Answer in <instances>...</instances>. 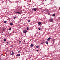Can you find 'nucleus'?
Masks as SVG:
<instances>
[{
  "mask_svg": "<svg viewBox=\"0 0 60 60\" xmlns=\"http://www.w3.org/2000/svg\"><path fill=\"white\" fill-rule=\"evenodd\" d=\"M36 48H39V46H36Z\"/></svg>",
  "mask_w": 60,
  "mask_h": 60,
  "instance_id": "obj_17",
  "label": "nucleus"
},
{
  "mask_svg": "<svg viewBox=\"0 0 60 60\" xmlns=\"http://www.w3.org/2000/svg\"><path fill=\"white\" fill-rule=\"evenodd\" d=\"M38 29L39 30H41V28H38Z\"/></svg>",
  "mask_w": 60,
  "mask_h": 60,
  "instance_id": "obj_21",
  "label": "nucleus"
},
{
  "mask_svg": "<svg viewBox=\"0 0 60 60\" xmlns=\"http://www.w3.org/2000/svg\"><path fill=\"white\" fill-rule=\"evenodd\" d=\"M8 42H7V44H8Z\"/></svg>",
  "mask_w": 60,
  "mask_h": 60,
  "instance_id": "obj_28",
  "label": "nucleus"
},
{
  "mask_svg": "<svg viewBox=\"0 0 60 60\" xmlns=\"http://www.w3.org/2000/svg\"><path fill=\"white\" fill-rule=\"evenodd\" d=\"M16 13L17 14V13H18V14H20V13L19 12H17Z\"/></svg>",
  "mask_w": 60,
  "mask_h": 60,
  "instance_id": "obj_11",
  "label": "nucleus"
},
{
  "mask_svg": "<svg viewBox=\"0 0 60 60\" xmlns=\"http://www.w3.org/2000/svg\"><path fill=\"white\" fill-rule=\"evenodd\" d=\"M4 41H6V40L5 39H4Z\"/></svg>",
  "mask_w": 60,
  "mask_h": 60,
  "instance_id": "obj_10",
  "label": "nucleus"
},
{
  "mask_svg": "<svg viewBox=\"0 0 60 60\" xmlns=\"http://www.w3.org/2000/svg\"><path fill=\"white\" fill-rule=\"evenodd\" d=\"M49 20H50V22H52V19H50Z\"/></svg>",
  "mask_w": 60,
  "mask_h": 60,
  "instance_id": "obj_7",
  "label": "nucleus"
},
{
  "mask_svg": "<svg viewBox=\"0 0 60 60\" xmlns=\"http://www.w3.org/2000/svg\"><path fill=\"white\" fill-rule=\"evenodd\" d=\"M26 32H27V30H24L23 31V32L24 33H26Z\"/></svg>",
  "mask_w": 60,
  "mask_h": 60,
  "instance_id": "obj_2",
  "label": "nucleus"
},
{
  "mask_svg": "<svg viewBox=\"0 0 60 60\" xmlns=\"http://www.w3.org/2000/svg\"><path fill=\"white\" fill-rule=\"evenodd\" d=\"M10 25H11V26H13V23L11 22L10 23Z\"/></svg>",
  "mask_w": 60,
  "mask_h": 60,
  "instance_id": "obj_4",
  "label": "nucleus"
},
{
  "mask_svg": "<svg viewBox=\"0 0 60 60\" xmlns=\"http://www.w3.org/2000/svg\"><path fill=\"white\" fill-rule=\"evenodd\" d=\"M19 43H20V42H21V41H19Z\"/></svg>",
  "mask_w": 60,
  "mask_h": 60,
  "instance_id": "obj_24",
  "label": "nucleus"
},
{
  "mask_svg": "<svg viewBox=\"0 0 60 60\" xmlns=\"http://www.w3.org/2000/svg\"><path fill=\"white\" fill-rule=\"evenodd\" d=\"M54 40H55V39H54V40H53V43H54V42H55V41H54Z\"/></svg>",
  "mask_w": 60,
  "mask_h": 60,
  "instance_id": "obj_23",
  "label": "nucleus"
},
{
  "mask_svg": "<svg viewBox=\"0 0 60 60\" xmlns=\"http://www.w3.org/2000/svg\"><path fill=\"white\" fill-rule=\"evenodd\" d=\"M32 10H34V11H36L37 10V8H33L32 9Z\"/></svg>",
  "mask_w": 60,
  "mask_h": 60,
  "instance_id": "obj_1",
  "label": "nucleus"
},
{
  "mask_svg": "<svg viewBox=\"0 0 60 60\" xmlns=\"http://www.w3.org/2000/svg\"><path fill=\"white\" fill-rule=\"evenodd\" d=\"M39 51V50H37V51Z\"/></svg>",
  "mask_w": 60,
  "mask_h": 60,
  "instance_id": "obj_26",
  "label": "nucleus"
},
{
  "mask_svg": "<svg viewBox=\"0 0 60 60\" xmlns=\"http://www.w3.org/2000/svg\"><path fill=\"white\" fill-rule=\"evenodd\" d=\"M52 16H53V15H52Z\"/></svg>",
  "mask_w": 60,
  "mask_h": 60,
  "instance_id": "obj_30",
  "label": "nucleus"
},
{
  "mask_svg": "<svg viewBox=\"0 0 60 60\" xmlns=\"http://www.w3.org/2000/svg\"><path fill=\"white\" fill-rule=\"evenodd\" d=\"M47 1L46 0H45V1Z\"/></svg>",
  "mask_w": 60,
  "mask_h": 60,
  "instance_id": "obj_29",
  "label": "nucleus"
},
{
  "mask_svg": "<svg viewBox=\"0 0 60 60\" xmlns=\"http://www.w3.org/2000/svg\"><path fill=\"white\" fill-rule=\"evenodd\" d=\"M31 21V20H28V22H30V21Z\"/></svg>",
  "mask_w": 60,
  "mask_h": 60,
  "instance_id": "obj_14",
  "label": "nucleus"
},
{
  "mask_svg": "<svg viewBox=\"0 0 60 60\" xmlns=\"http://www.w3.org/2000/svg\"><path fill=\"white\" fill-rule=\"evenodd\" d=\"M44 42H43L41 43V44L42 45V44H44Z\"/></svg>",
  "mask_w": 60,
  "mask_h": 60,
  "instance_id": "obj_20",
  "label": "nucleus"
},
{
  "mask_svg": "<svg viewBox=\"0 0 60 60\" xmlns=\"http://www.w3.org/2000/svg\"><path fill=\"white\" fill-rule=\"evenodd\" d=\"M12 53L11 54V55H12V56H13V55H14V52H13V51H12Z\"/></svg>",
  "mask_w": 60,
  "mask_h": 60,
  "instance_id": "obj_6",
  "label": "nucleus"
},
{
  "mask_svg": "<svg viewBox=\"0 0 60 60\" xmlns=\"http://www.w3.org/2000/svg\"><path fill=\"white\" fill-rule=\"evenodd\" d=\"M20 54H17L16 55L17 56H20Z\"/></svg>",
  "mask_w": 60,
  "mask_h": 60,
  "instance_id": "obj_8",
  "label": "nucleus"
},
{
  "mask_svg": "<svg viewBox=\"0 0 60 60\" xmlns=\"http://www.w3.org/2000/svg\"><path fill=\"white\" fill-rule=\"evenodd\" d=\"M30 46L31 47H33V46H34V45H33V44H31Z\"/></svg>",
  "mask_w": 60,
  "mask_h": 60,
  "instance_id": "obj_12",
  "label": "nucleus"
},
{
  "mask_svg": "<svg viewBox=\"0 0 60 60\" xmlns=\"http://www.w3.org/2000/svg\"><path fill=\"white\" fill-rule=\"evenodd\" d=\"M27 30H28L29 29V28L28 27H27Z\"/></svg>",
  "mask_w": 60,
  "mask_h": 60,
  "instance_id": "obj_15",
  "label": "nucleus"
},
{
  "mask_svg": "<svg viewBox=\"0 0 60 60\" xmlns=\"http://www.w3.org/2000/svg\"><path fill=\"white\" fill-rule=\"evenodd\" d=\"M45 43L46 44H48V41H46L45 42Z\"/></svg>",
  "mask_w": 60,
  "mask_h": 60,
  "instance_id": "obj_9",
  "label": "nucleus"
},
{
  "mask_svg": "<svg viewBox=\"0 0 60 60\" xmlns=\"http://www.w3.org/2000/svg\"><path fill=\"white\" fill-rule=\"evenodd\" d=\"M14 19H16V17H14Z\"/></svg>",
  "mask_w": 60,
  "mask_h": 60,
  "instance_id": "obj_25",
  "label": "nucleus"
},
{
  "mask_svg": "<svg viewBox=\"0 0 60 60\" xmlns=\"http://www.w3.org/2000/svg\"><path fill=\"white\" fill-rule=\"evenodd\" d=\"M50 39H51V38H49L47 39V40L48 41H49L50 40Z\"/></svg>",
  "mask_w": 60,
  "mask_h": 60,
  "instance_id": "obj_3",
  "label": "nucleus"
},
{
  "mask_svg": "<svg viewBox=\"0 0 60 60\" xmlns=\"http://www.w3.org/2000/svg\"><path fill=\"white\" fill-rule=\"evenodd\" d=\"M9 30L10 31H11V28H10L9 29Z\"/></svg>",
  "mask_w": 60,
  "mask_h": 60,
  "instance_id": "obj_18",
  "label": "nucleus"
},
{
  "mask_svg": "<svg viewBox=\"0 0 60 60\" xmlns=\"http://www.w3.org/2000/svg\"><path fill=\"white\" fill-rule=\"evenodd\" d=\"M4 23H7V21H4Z\"/></svg>",
  "mask_w": 60,
  "mask_h": 60,
  "instance_id": "obj_19",
  "label": "nucleus"
},
{
  "mask_svg": "<svg viewBox=\"0 0 60 60\" xmlns=\"http://www.w3.org/2000/svg\"><path fill=\"white\" fill-rule=\"evenodd\" d=\"M21 53V52H20V51H19V54H20V53Z\"/></svg>",
  "mask_w": 60,
  "mask_h": 60,
  "instance_id": "obj_16",
  "label": "nucleus"
},
{
  "mask_svg": "<svg viewBox=\"0 0 60 60\" xmlns=\"http://www.w3.org/2000/svg\"><path fill=\"white\" fill-rule=\"evenodd\" d=\"M0 60H2V59H1V58H0Z\"/></svg>",
  "mask_w": 60,
  "mask_h": 60,
  "instance_id": "obj_27",
  "label": "nucleus"
},
{
  "mask_svg": "<svg viewBox=\"0 0 60 60\" xmlns=\"http://www.w3.org/2000/svg\"><path fill=\"white\" fill-rule=\"evenodd\" d=\"M41 22H39L38 23V24L39 25H41Z\"/></svg>",
  "mask_w": 60,
  "mask_h": 60,
  "instance_id": "obj_5",
  "label": "nucleus"
},
{
  "mask_svg": "<svg viewBox=\"0 0 60 60\" xmlns=\"http://www.w3.org/2000/svg\"><path fill=\"white\" fill-rule=\"evenodd\" d=\"M11 48H12V47H13V46L12 45H11Z\"/></svg>",
  "mask_w": 60,
  "mask_h": 60,
  "instance_id": "obj_22",
  "label": "nucleus"
},
{
  "mask_svg": "<svg viewBox=\"0 0 60 60\" xmlns=\"http://www.w3.org/2000/svg\"><path fill=\"white\" fill-rule=\"evenodd\" d=\"M55 15H56L55 14H53V16H55Z\"/></svg>",
  "mask_w": 60,
  "mask_h": 60,
  "instance_id": "obj_13",
  "label": "nucleus"
}]
</instances>
